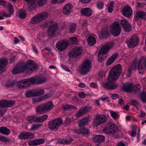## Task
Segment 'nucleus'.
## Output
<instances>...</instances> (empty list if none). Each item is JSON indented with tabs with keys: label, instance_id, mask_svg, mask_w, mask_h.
Returning <instances> with one entry per match:
<instances>
[{
	"label": "nucleus",
	"instance_id": "603ef678",
	"mask_svg": "<svg viewBox=\"0 0 146 146\" xmlns=\"http://www.w3.org/2000/svg\"><path fill=\"white\" fill-rule=\"evenodd\" d=\"M141 99L143 103H146V93L142 92L141 95Z\"/></svg>",
	"mask_w": 146,
	"mask_h": 146
},
{
	"label": "nucleus",
	"instance_id": "b1692460",
	"mask_svg": "<svg viewBox=\"0 0 146 146\" xmlns=\"http://www.w3.org/2000/svg\"><path fill=\"white\" fill-rule=\"evenodd\" d=\"M42 21L39 14L34 16L31 19V23L33 24H36Z\"/></svg>",
	"mask_w": 146,
	"mask_h": 146
},
{
	"label": "nucleus",
	"instance_id": "4c0bfd02",
	"mask_svg": "<svg viewBox=\"0 0 146 146\" xmlns=\"http://www.w3.org/2000/svg\"><path fill=\"white\" fill-rule=\"evenodd\" d=\"M37 116L35 115H32L29 116L27 119V120L30 123H32L33 121L36 122Z\"/></svg>",
	"mask_w": 146,
	"mask_h": 146
},
{
	"label": "nucleus",
	"instance_id": "a211bd4d",
	"mask_svg": "<svg viewBox=\"0 0 146 146\" xmlns=\"http://www.w3.org/2000/svg\"><path fill=\"white\" fill-rule=\"evenodd\" d=\"M122 13L124 16L129 18L132 15L133 11L130 6H126L122 10Z\"/></svg>",
	"mask_w": 146,
	"mask_h": 146
},
{
	"label": "nucleus",
	"instance_id": "13d9d810",
	"mask_svg": "<svg viewBox=\"0 0 146 146\" xmlns=\"http://www.w3.org/2000/svg\"><path fill=\"white\" fill-rule=\"evenodd\" d=\"M8 10L11 14H13L14 12L13 7L11 3L9 4Z\"/></svg>",
	"mask_w": 146,
	"mask_h": 146
},
{
	"label": "nucleus",
	"instance_id": "1a4fd4ad",
	"mask_svg": "<svg viewBox=\"0 0 146 146\" xmlns=\"http://www.w3.org/2000/svg\"><path fill=\"white\" fill-rule=\"evenodd\" d=\"M110 32L112 35L117 36L119 35L121 33V28L119 23L115 22L111 25Z\"/></svg>",
	"mask_w": 146,
	"mask_h": 146
},
{
	"label": "nucleus",
	"instance_id": "e2e57ef3",
	"mask_svg": "<svg viewBox=\"0 0 146 146\" xmlns=\"http://www.w3.org/2000/svg\"><path fill=\"white\" fill-rule=\"evenodd\" d=\"M44 121V120L43 119L42 116H40L38 117H37L36 118V122H43Z\"/></svg>",
	"mask_w": 146,
	"mask_h": 146
},
{
	"label": "nucleus",
	"instance_id": "0e129e2a",
	"mask_svg": "<svg viewBox=\"0 0 146 146\" xmlns=\"http://www.w3.org/2000/svg\"><path fill=\"white\" fill-rule=\"evenodd\" d=\"M99 77L103 78H105V72L103 71H101L99 72Z\"/></svg>",
	"mask_w": 146,
	"mask_h": 146
},
{
	"label": "nucleus",
	"instance_id": "9d476101",
	"mask_svg": "<svg viewBox=\"0 0 146 146\" xmlns=\"http://www.w3.org/2000/svg\"><path fill=\"white\" fill-rule=\"evenodd\" d=\"M24 67L25 68V70L30 73L34 71L37 68L35 63L31 60H28L26 64H24Z\"/></svg>",
	"mask_w": 146,
	"mask_h": 146
},
{
	"label": "nucleus",
	"instance_id": "f03ea898",
	"mask_svg": "<svg viewBox=\"0 0 146 146\" xmlns=\"http://www.w3.org/2000/svg\"><path fill=\"white\" fill-rule=\"evenodd\" d=\"M122 72V67L120 64L115 66L110 70L107 80L110 82H115L119 78Z\"/></svg>",
	"mask_w": 146,
	"mask_h": 146
},
{
	"label": "nucleus",
	"instance_id": "20e7f679",
	"mask_svg": "<svg viewBox=\"0 0 146 146\" xmlns=\"http://www.w3.org/2000/svg\"><path fill=\"white\" fill-rule=\"evenodd\" d=\"M54 107L52 102H49L42 104L36 107V112L40 114L48 112L51 110Z\"/></svg>",
	"mask_w": 146,
	"mask_h": 146
},
{
	"label": "nucleus",
	"instance_id": "f257e3e1",
	"mask_svg": "<svg viewBox=\"0 0 146 146\" xmlns=\"http://www.w3.org/2000/svg\"><path fill=\"white\" fill-rule=\"evenodd\" d=\"M144 67H146V56H142L140 58L138 63L136 61H133L131 67H129L128 69L127 76L129 77L130 75L133 70H142L144 69Z\"/></svg>",
	"mask_w": 146,
	"mask_h": 146
},
{
	"label": "nucleus",
	"instance_id": "5fc2aeb1",
	"mask_svg": "<svg viewBox=\"0 0 146 146\" xmlns=\"http://www.w3.org/2000/svg\"><path fill=\"white\" fill-rule=\"evenodd\" d=\"M133 88L135 89L136 91H138V92L140 93V92L139 91L141 90V86L139 84H137L133 86Z\"/></svg>",
	"mask_w": 146,
	"mask_h": 146
},
{
	"label": "nucleus",
	"instance_id": "6e6d98bb",
	"mask_svg": "<svg viewBox=\"0 0 146 146\" xmlns=\"http://www.w3.org/2000/svg\"><path fill=\"white\" fill-rule=\"evenodd\" d=\"M72 43L74 44H77L78 42V38L76 37H72L70 38Z\"/></svg>",
	"mask_w": 146,
	"mask_h": 146
},
{
	"label": "nucleus",
	"instance_id": "2eb2a0df",
	"mask_svg": "<svg viewBox=\"0 0 146 146\" xmlns=\"http://www.w3.org/2000/svg\"><path fill=\"white\" fill-rule=\"evenodd\" d=\"M68 43L66 40H63L58 42L56 44V47L60 51H62L66 49Z\"/></svg>",
	"mask_w": 146,
	"mask_h": 146
},
{
	"label": "nucleus",
	"instance_id": "aec40b11",
	"mask_svg": "<svg viewBox=\"0 0 146 146\" xmlns=\"http://www.w3.org/2000/svg\"><path fill=\"white\" fill-rule=\"evenodd\" d=\"M106 83L103 84V87L104 88L108 90H113L116 89L118 87V85L115 83H111L113 82Z\"/></svg>",
	"mask_w": 146,
	"mask_h": 146
},
{
	"label": "nucleus",
	"instance_id": "c9c22d12",
	"mask_svg": "<svg viewBox=\"0 0 146 146\" xmlns=\"http://www.w3.org/2000/svg\"><path fill=\"white\" fill-rule=\"evenodd\" d=\"M35 90L33 89L27 91L25 93V96L27 98L33 97L35 96Z\"/></svg>",
	"mask_w": 146,
	"mask_h": 146
},
{
	"label": "nucleus",
	"instance_id": "a878e982",
	"mask_svg": "<svg viewBox=\"0 0 146 146\" xmlns=\"http://www.w3.org/2000/svg\"><path fill=\"white\" fill-rule=\"evenodd\" d=\"M132 85L131 83H126L124 85L122 89L125 92H130L132 91Z\"/></svg>",
	"mask_w": 146,
	"mask_h": 146
},
{
	"label": "nucleus",
	"instance_id": "e433bc0d",
	"mask_svg": "<svg viewBox=\"0 0 146 146\" xmlns=\"http://www.w3.org/2000/svg\"><path fill=\"white\" fill-rule=\"evenodd\" d=\"M124 21V22H123V24H124L123 23H125V22L126 23V25L123 26L124 30L127 32H129L131 30V26L130 25L127 21Z\"/></svg>",
	"mask_w": 146,
	"mask_h": 146
},
{
	"label": "nucleus",
	"instance_id": "423d86ee",
	"mask_svg": "<svg viewBox=\"0 0 146 146\" xmlns=\"http://www.w3.org/2000/svg\"><path fill=\"white\" fill-rule=\"evenodd\" d=\"M62 124V120L61 118L55 119L49 123V128L51 130H56Z\"/></svg>",
	"mask_w": 146,
	"mask_h": 146
},
{
	"label": "nucleus",
	"instance_id": "4d7b16f0",
	"mask_svg": "<svg viewBox=\"0 0 146 146\" xmlns=\"http://www.w3.org/2000/svg\"><path fill=\"white\" fill-rule=\"evenodd\" d=\"M65 0H51L52 3L59 4L64 2Z\"/></svg>",
	"mask_w": 146,
	"mask_h": 146
},
{
	"label": "nucleus",
	"instance_id": "dca6fc26",
	"mask_svg": "<svg viewBox=\"0 0 146 146\" xmlns=\"http://www.w3.org/2000/svg\"><path fill=\"white\" fill-rule=\"evenodd\" d=\"M138 40L137 36L134 35L128 40L126 43L129 47L132 48L136 46L138 43Z\"/></svg>",
	"mask_w": 146,
	"mask_h": 146
},
{
	"label": "nucleus",
	"instance_id": "052dcab7",
	"mask_svg": "<svg viewBox=\"0 0 146 146\" xmlns=\"http://www.w3.org/2000/svg\"><path fill=\"white\" fill-rule=\"evenodd\" d=\"M78 96L81 98H84L86 96V94L84 92H80L78 94Z\"/></svg>",
	"mask_w": 146,
	"mask_h": 146
},
{
	"label": "nucleus",
	"instance_id": "bf43d9fd",
	"mask_svg": "<svg viewBox=\"0 0 146 146\" xmlns=\"http://www.w3.org/2000/svg\"><path fill=\"white\" fill-rule=\"evenodd\" d=\"M0 107H6V100H4L0 101Z\"/></svg>",
	"mask_w": 146,
	"mask_h": 146
},
{
	"label": "nucleus",
	"instance_id": "6ab92c4d",
	"mask_svg": "<svg viewBox=\"0 0 146 146\" xmlns=\"http://www.w3.org/2000/svg\"><path fill=\"white\" fill-rule=\"evenodd\" d=\"M34 135L31 133L26 132H22L19 135V138L22 139H27L33 138Z\"/></svg>",
	"mask_w": 146,
	"mask_h": 146
},
{
	"label": "nucleus",
	"instance_id": "c85d7f7f",
	"mask_svg": "<svg viewBox=\"0 0 146 146\" xmlns=\"http://www.w3.org/2000/svg\"><path fill=\"white\" fill-rule=\"evenodd\" d=\"M7 60L6 59H0V71H2L7 64Z\"/></svg>",
	"mask_w": 146,
	"mask_h": 146
},
{
	"label": "nucleus",
	"instance_id": "4468645a",
	"mask_svg": "<svg viewBox=\"0 0 146 146\" xmlns=\"http://www.w3.org/2000/svg\"><path fill=\"white\" fill-rule=\"evenodd\" d=\"M82 52V49L81 47L77 46L74 48L69 53L70 57H76L80 55Z\"/></svg>",
	"mask_w": 146,
	"mask_h": 146
},
{
	"label": "nucleus",
	"instance_id": "c756f323",
	"mask_svg": "<svg viewBox=\"0 0 146 146\" xmlns=\"http://www.w3.org/2000/svg\"><path fill=\"white\" fill-rule=\"evenodd\" d=\"M11 132L10 130L5 127L2 126L0 127V133L5 135H8Z\"/></svg>",
	"mask_w": 146,
	"mask_h": 146
},
{
	"label": "nucleus",
	"instance_id": "473e14b6",
	"mask_svg": "<svg viewBox=\"0 0 146 146\" xmlns=\"http://www.w3.org/2000/svg\"><path fill=\"white\" fill-rule=\"evenodd\" d=\"M89 121V117H85L82 119L79 123V127H82L86 125Z\"/></svg>",
	"mask_w": 146,
	"mask_h": 146
},
{
	"label": "nucleus",
	"instance_id": "f3484780",
	"mask_svg": "<svg viewBox=\"0 0 146 146\" xmlns=\"http://www.w3.org/2000/svg\"><path fill=\"white\" fill-rule=\"evenodd\" d=\"M29 78L24 79L18 82L17 86L20 88H26L31 85Z\"/></svg>",
	"mask_w": 146,
	"mask_h": 146
},
{
	"label": "nucleus",
	"instance_id": "f8f14e48",
	"mask_svg": "<svg viewBox=\"0 0 146 146\" xmlns=\"http://www.w3.org/2000/svg\"><path fill=\"white\" fill-rule=\"evenodd\" d=\"M92 108L91 106L88 105L80 109L78 112L75 114V115L77 117H79L84 114L88 112Z\"/></svg>",
	"mask_w": 146,
	"mask_h": 146
},
{
	"label": "nucleus",
	"instance_id": "9b49d317",
	"mask_svg": "<svg viewBox=\"0 0 146 146\" xmlns=\"http://www.w3.org/2000/svg\"><path fill=\"white\" fill-rule=\"evenodd\" d=\"M31 84H41L46 81L45 78L42 76L32 77L29 78Z\"/></svg>",
	"mask_w": 146,
	"mask_h": 146
},
{
	"label": "nucleus",
	"instance_id": "39448f33",
	"mask_svg": "<svg viewBox=\"0 0 146 146\" xmlns=\"http://www.w3.org/2000/svg\"><path fill=\"white\" fill-rule=\"evenodd\" d=\"M118 131L117 125L112 123H110L103 130L104 133L112 135L117 133Z\"/></svg>",
	"mask_w": 146,
	"mask_h": 146
},
{
	"label": "nucleus",
	"instance_id": "58836bf2",
	"mask_svg": "<svg viewBox=\"0 0 146 146\" xmlns=\"http://www.w3.org/2000/svg\"><path fill=\"white\" fill-rule=\"evenodd\" d=\"M72 141V139L71 137H69L66 139L62 140L60 141V143L61 144H69Z\"/></svg>",
	"mask_w": 146,
	"mask_h": 146
},
{
	"label": "nucleus",
	"instance_id": "a18cd8bd",
	"mask_svg": "<svg viewBox=\"0 0 146 146\" xmlns=\"http://www.w3.org/2000/svg\"><path fill=\"white\" fill-rule=\"evenodd\" d=\"M44 92V90L42 89H38L37 90H35V96L41 95L43 94Z\"/></svg>",
	"mask_w": 146,
	"mask_h": 146
},
{
	"label": "nucleus",
	"instance_id": "774afa93",
	"mask_svg": "<svg viewBox=\"0 0 146 146\" xmlns=\"http://www.w3.org/2000/svg\"><path fill=\"white\" fill-rule=\"evenodd\" d=\"M111 98L113 100H115L118 97V94H111Z\"/></svg>",
	"mask_w": 146,
	"mask_h": 146
},
{
	"label": "nucleus",
	"instance_id": "6e6552de",
	"mask_svg": "<svg viewBox=\"0 0 146 146\" xmlns=\"http://www.w3.org/2000/svg\"><path fill=\"white\" fill-rule=\"evenodd\" d=\"M107 120V117L104 115L98 114L94 119L93 125L94 126L97 127L104 123Z\"/></svg>",
	"mask_w": 146,
	"mask_h": 146
},
{
	"label": "nucleus",
	"instance_id": "79ce46f5",
	"mask_svg": "<svg viewBox=\"0 0 146 146\" xmlns=\"http://www.w3.org/2000/svg\"><path fill=\"white\" fill-rule=\"evenodd\" d=\"M15 104L14 101L6 100V107H10L14 106Z\"/></svg>",
	"mask_w": 146,
	"mask_h": 146
},
{
	"label": "nucleus",
	"instance_id": "cd10ccee",
	"mask_svg": "<svg viewBox=\"0 0 146 146\" xmlns=\"http://www.w3.org/2000/svg\"><path fill=\"white\" fill-rule=\"evenodd\" d=\"M93 139L95 141L99 143H102L105 140L104 136L101 135L95 136Z\"/></svg>",
	"mask_w": 146,
	"mask_h": 146
},
{
	"label": "nucleus",
	"instance_id": "8fccbe9b",
	"mask_svg": "<svg viewBox=\"0 0 146 146\" xmlns=\"http://www.w3.org/2000/svg\"><path fill=\"white\" fill-rule=\"evenodd\" d=\"M97 7L100 9H102L104 6V3L102 1H98L97 3Z\"/></svg>",
	"mask_w": 146,
	"mask_h": 146
},
{
	"label": "nucleus",
	"instance_id": "7c9ffc66",
	"mask_svg": "<svg viewBox=\"0 0 146 146\" xmlns=\"http://www.w3.org/2000/svg\"><path fill=\"white\" fill-rule=\"evenodd\" d=\"M58 27V25L56 23H53L52 25L50 26L48 28V32L53 33H54Z\"/></svg>",
	"mask_w": 146,
	"mask_h": 146
},
{
	"label": "nucleus",
	"instance_id": "de8ad7c7",
	"mask_svg": "<svg viewBox=\"0 0 146 146\" xmlns=\"http://www.w3.org/2000/svg\"><path fill=\"white\" fill-rule=\"evenodd\" d=\"M114 3L113 1L111 2L108 5V11L109 13H111L112 12Z\"/></svg>",
	"mask_w": 146,
	"mask_h": 146
},
{
	"label": "nucleus",
	"instance_id": "ddd939ff",
	"mask_svg": "<svg viewBox=\"0 0 146 146\" xmlns=\"http://www.w3.org/2000/svg\"><path fill=\"white\" fill-rule=\"evenodd\" d=\"M25 70V68L24 67V64L21 63L17 65L14 68L12 71L13 74H17L23 72Z\"/></svg>",
	"mask_w": 146,
	"mask_h": 146
},
{
	"label": "nucleus",
	"instance_id": "3c124183",
	"mask_svg": "<svg viewBox=\"0 0 146 146\" xmlns=\"http://www.w3.org/2000/svg\"><path fill=\"white\" fill-rule=\"evenodd\" d=\"M0 141L5 143L10 142V140L9 138L3 136H0Z\"/></svg>",
	"mask_w": 146,
	"mask_h": 146
},
{
	"label": "nucleus",
	"instance_id": "7ed1b4c3",
	"mask_svg": "<svg viewBox=\"0 0 146 146\" xmlns=\"http://www.w3.org/2000/svg\"><path fill=\"white\" fill-rule=\"evenodd\" d=\"M113 45L112 43H109L105 44L101 48L98 52V59L99 62H101L108 56V53Z\"/></svg>",
	"mask_w": 146,
	"mask_h": 146
},
{
	"label": "nucleus",
	"instance_id": "f704fd0d",
	"mask_svg": "<svg viewBox=\"0 0 146 146\" xmlns=\"http://www.w3.org/2000/svg\"><path fill=\"white\" fill-rule=\"evenodd\" d=\"M87 41L88 44L90 45H94L96 42L95 37L92 36H89L88 37Z\"/></svg>",
	"mask_w": 146,
	"mask_h": 146
},
{
	"label": "nucleus",
	"instance_id": "a19ab883",
	"mask_svg": "<svg viewBox=\"0 0 146 146\" xmlns=\"http://www.w3.org/2000/svg\"><path fill=\"white\" fill-rule=\"evenodd\" d=\"M80 130L81 133L87 135L90 132V131L84 127L83 126L80 127Z\"/></svg>",
	"mask_w": 146,
	"mask_h": 146
},
{
	"label": "nucleus",
	"instance_id": "09e8293b",
	"mask_svg": "<svg viewBox=\"0 0 146 146\" xmlns=\"http://www.w3.org/2000/svg\"><path fill=\"white\" fill-rule=\"evenodd\" d=\"M76 28V25L72 24L71 25L69 28V31L71 33H73L75 31Z\"/></svg>",
	"mask_w": 146,
	"mask_h": 146
},
{
	"label": "nucleus",
	"instance_id": "37998d69",
	"mask_svg": "<svg viewBox=\"0 0 146 146\" xmlns=\"http://www.w3.org/2000/svg\"><path fill=\"white\" fill-rule=\"evenodd\" d=\"M42 126L40 124H34L32 125L30 130L34 131L40 127Z\"/></svg>",
	"mask_w": 146,
	"mask_h": 146
},
{
	"label": "nucleus",
	"instance_id": "72a5a7b5",
	"mask_svg": "<svg viewBox=\"0 0 146 146\" xmlns=\"http://www.w3.org/2000/svg\"><path fill=\"white\" fill-rule=\"evenodd\" d=\"M135 14L141 19L146 20V13L145 12L143 11H137L136 12Z\"/></svg>",
	"mask_w": 146,
	"mask_h": 146
},
{
	"label": "nucleus",
	"instance_id": "69168bd1",
	"mask_svg": "<svg viewBox=\"0 0 146 146\" xmlns=\"http://www.w3.org/2000/svg\"><path fill=\"white\" fill-rule=\"evenodd\" d=\"M61 67L64 70L69 72L70 70L65 65H64L63 64H61Z\"/></svg>",
	"mask_w": 146,
	"mask_h": 146
},
{
	"label": "nucleus",
	"instance_id": "412c9836",
	"mask_svg": "<svg viewBox=\"0 0 146 146\" xmlns=\"http://www.w3.org/2000/svg\"><path fill=\"white\" fill-rule=\"evenodd\" d=\"M73 6L72 4L68 3L65 5L63 8V12L65 15H68L71 13Z\"/></svg>",
	"mask_w": 146,
	"mask_h": 146
},
{
	"label": "nucleus",
	"instance_id": "393cba45",
	"mask_svg": "<svg viewBox=\"0 0 146 146\" xmlns=\"http://www.w3.org/2000/svg\"><path fill=\"white\" fill-rule=\"evenodd\" d=\"M42 21L39 14L34 16L31 19V23L33 24H36Z\"/></svg>",
	"mask_w": 146,
	"mask_h": 146
},
{
	"label": "nucleus",
	"instance_id": "338daca9",
	"mask_svg": "<svg viewBox=\"0 0 146 146\" xmlns=\"http://www.w3.org/2000/svg\"><path fill=\"white\" fill-rule=\"evenodd\" d=\"M131 104L133 106H134L137 107V106L139 105L138 102L136 100H132L131 101Z\"/></svg>",
	"mask_w": 146,
	"mask_h": 146
},
{
	"label": "nucleus",
	"instance_id": "0eeeda50",
	"mask_svg": "<svg viewBox=\"0 0 146 146\" xmlns=\"http://www.w3.org/2000/svg\"><path fill=\"white\" fill-rule=\"evenodd\" d=\"M91 66V62L88 60L84 61L82 64L80 72L82 75H85L89 72Z\"/></svg>",
	"mask_w": 146,
	"mask_h": 146
},
{
	"label": "nucleus",
	"instance_id": "864d4df0",
	"mask_svg": "<svg viewBox=\"0 0 146 146\" xmlns=\"http://www.w3.org/2000/svg\"><path fill=\"white\" fill-rule=\"evenodd\" d=\"M141 19L137 16V15L135 14L134 17V20L135 22H137L138 25H140L141 23V21H140V19Z\"/></svg>",
	"mask_w": 146,
	"mask_h": 146
},
{
	"label": "nucleus",
	"instance_id": "c03bdc74",
	"mask_svg": "<svg viewBox=\"0 0 146 146\" xmlns=\"http://www.w3.org/2000/svg\"><path fill=\"white\" fill-rule=\"evenodd\" d=\"M110 114L111 116L115 119H117L119 116L117 112L113 111H110Z\"/></svg>",
	"mask_w": 146,
	"mask_h": 146
},
{
	"label": "nucleus",
	"instance_id": "4be33fe9",
	"mask_svg": "<svg viewBox=\"0 0 146 146\" xmlns=\"http://www.w3.org/2000/svg\"><path fill=\"white\" fill-rule=\"evenodd\" d=\"M45 141L44 139H40L30 141L28 142V144L29 145L35 146L43 143Z\"/></svg>",
	"mask_w": 146,
	"mask_h": 146
},
{
	"label": "nucleus",
	"instance_id": "ea45409f",
	"mask_svg": "<svg viewBox=\"0 0 146 146\" xmlns=\"http://www.w3.org/2000/svg\"><path fill=\"white\" fill-rule=\"evenodd\" d=\"M42 21L46 20L48 17V13L47 12H44L39 13Z\"/></svg>",
	"mask_w": 146,
	"mask_h": 146
},
{
	"label": "nucleus",
	"instance_id": "bb28decb",
	"mask_svg": "<svg viewBox=\"0 0 146 146\" xmlns=\"http://www.w3.org/2000/svg\"><path fill=\"white\" fill-rule=\"evenodd\" d=\"M118 55V54L117 53H115L112 55L108 60L106 62V65H109L111 64L116 59Z\"/></svg>",
	"mask_w": 146,
	"mask_h": 146
},
{
	"label": "nucleus",
	"instance_id": "2f4dec72",
	"mask_svg": "<svg viewBox=\"0 0 146 146\" xmlns=\"http://www.w3.org/2000/svg\"><path fill=\"white\" fill-rule=\"evenodd\" d=\"M35 1L31 0L30 2H28L29 6L28 7V10L29 11L33 12L32 11L35 10V7L36 5V3L34 2Z\"/></svg>",
	"mask_w": 146,
	"mask_h": 146
},
{
	"label": "nucleus",
	"instance_id": "680f3d73",
	"mask_svg": "<svg viewBox=\"0 0 146 146\" xmlns=\"http://www.w3.org/2000/svg\"><path fill=\"white\" fill-rule=\"evenodd\" d=\"M42 100V99L40 97H38L37 98H35L33 99V101L35 103H38Z\"/></svg>",
	"mask_w": 146,
	"mask_h": 146
},
{
	"label": "nucleus",
	"instance_id": "49530a36",
	"mask_svg": "<svg viewBox=\"0 0 146 146\" xmlns=\"http://www.w3.org/2000/svg\"><path fill=\"white\" fill-rule=\"evenodd\" d=\"M19 15L20 18L23 19L26 17V14L25 11L21 10L19 11Z\"/></svg>",
	"mask_w": 146,
	"mask_h": 146
},
{
	"label": "nucleus",
	"instance_id": "5701e85b",
	"mask_svg": "<svg viewBox=\"0 0 146 146\" xmlns=\"http://www.w3.org/2000/svg\"><path fill=\"white\" fill-rule=\"evenodd\" d=\"M80 12L82 15L89 17L92 15V11L89 8L87 7L81 9L80 10Z\"/></svg>",
	"mask_w": 146,
	"mask_h": 146
}]
</instances>
